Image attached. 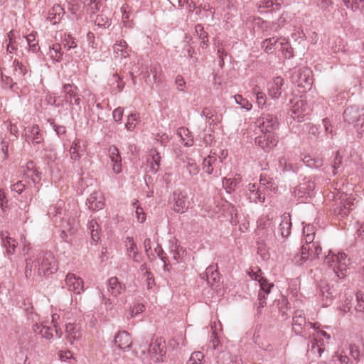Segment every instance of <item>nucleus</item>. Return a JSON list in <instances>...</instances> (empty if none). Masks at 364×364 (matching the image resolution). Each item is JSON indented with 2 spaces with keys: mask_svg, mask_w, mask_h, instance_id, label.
I'll return each mask as SVG.
<instances>
[{
  "mask_svg": "<svg viewBox=\"0 0 364 364\" xmlns=\"http://www.w3.org/2000/svg\"><path fill=\"white\" fill-rule=\"evenodd\" d=\"M349 361V358L343 351H337L332 356L329 364H348Z\"/></svg>",
  "mask_w": 364,
  "mask_h": 364,
  "instance_id": "nucleus-50",
  "label": "nucleus"
},
{
  "mask_svg": "<svg viewBox=\"0 0 364 364\" xmlns=\"http://www.w3.org/2000/svg\"><path fill=\"white\" fill-rule=\"evenodd\" d=\"M311 328L316 330L313 334V339L309 344L308 353L314 355L316 358H320L326 349V346L328 344L331 336L323 330H319L318 323H309Z\"/></svg>",
  "mask_w": 364,
  "mask_h": 364,
  "instance_id": "nucleus-6",
  "label": "nucleus"
},
{
  "mask_svg": "<svg viewBox=\"0 0 364 364\" xmlns=\"http://www.w3.org/2000/svg\"><path fill=\"white\" fill-rule=\"evenodd\" d=\"M348 261L345 253L334 254L332 251H329L324 258V264L333 268L334 274L339 279H343L346 275Z\"/></svg>",
  "mask_w": 364,
  "mask_h": 364,
  "instance_id": "nucleus-7",
  "label": "nucleus"
},
{
  "mask_svg": "<svg viewBox=\"0 0 364 364\" xmlns=\"http://www.w3.org/2000/svg\"><path fill=\"white\" fill-rule=\"evenodd\" d=\"M321 252V247L318 241L305 242L301 249V255L294 257V262L298 265L303 264L308 259L313 260Z\"/></svg>",
  "mask_w": 364,
  "mask_h": 364,
  "instance_id": "nucleus-9",
  "label": "nucleus"
},
{
  "mask_svg": "<svg viewBox=\"0 0 364 364\" xmlns=\"http://www.w3.org/2000/svg\"><path fill=\"white\" fill-rule=\"evenodd\" d=\"M277 186L272 178L262 175L258 183H249L246 190V196L250 203H262L266 196L275 193Z\"/></svg>",
  "mask_w": 364,
  "mask_h": 364,
  "instance_id": "nucleus-2",
  "label": "nucleus"
},
{
  "mask_svg": "<svg viewBox=\"0 0 364 364\" xmlns=\"http://www.w3.org/2000/svg\"><path fill=\"white\" fill-rule=\"evenodd\" d=\"M62 230L60 235L61 239L66 242H71L72 238L77 231V222L75 218H68L61 224Z\"/></svg>",
  "mask_w": 364,
  "mask_h": 364,
  "instance_id": "nucleus-17",
  "label": "nucleus"
},
{
  "mask_svg": "<svg viewBox=\"0 0 364 364\" xmlns=\"http://www.w3.org/2000/svg\"><path fill=\"white\" fill-rule=\"evenodd\" d=\"M207 283L213 286L220 280L219 273L215 269L214 266H209L205 270Z\"/></svg>",
  "mask_w": 364,
  "mask_h": 364,
  "instance_id": "nucleus-47",
  "label": "nucleus"
},
{
  "mask_svg": "<svg viewBox=\"0 0 364 364\" xmlns=\"http://www.w3.org/2000/svg\"><path fill=\"white\" fill-rule=\"evenodd\" d=\"M311 74V72L308 68L294 69L291 76V80L299 87L303 89V90L300 91L301 92H306L311 88L313 79Z\"/></svg>",
  "mask_w": 364,
  "mask_h": 364,
  "instance_id": "nucleus-10",
  "label": "nucleus"
},
{
  "mask_svg": "<svg viewBox=\"0 0 364 364\" xmlns=\"http://www.w3.org/2000/svg\"><path fill=\"white\" fill-rule=\"evenodd\" d=\"M86 205L89 210L97 211L102 210L105 206V198L101 192L95 191L90 195L87 199Z\"/></svg>",
  "mask_w": 364,
  "mask_h": 364,
  "instance_id": "nucleus-23",
  "label": "nucleus"
},
{
  "mask_svg": "<svg viewBox=\"0 0 364 364\" xmlns=\"http://www.w3.org/2000/svg\"><path fill=\"white\" fill-rule=\"evenodd\" d=\"M62 93L63 99L62 106L64 104L69 105L71 107L73 105L80 106L81 103L80 94L78 87L73 83H66L63 85Z\"/></svg>",
  "mask_w": 364,
  "mask_h": 364,
  "instance_id": "nucleus-12",
  "label": "nucleus"
},
{
  "mask_svg": "<svg viewBox=\"0 0 364 364\" xmlns=\"http://www.w3.org/2000/svg\"><path fill=\"white\" fill-rule=\"evenodd\" d=\"M88 229L90 231L91 237L94 242H97L100 240L99 236V225L95 220H91L88 223Z\"/></svg>",
  "mask_w": 364,
  "mask_h": 364,
  "instance_id": "nucleus-57",
  "label": "nucleus"
},
{
  "mask_svg": "<svg viewBox=\"0 0 364 364\" xmlns=\"http://www.w3.org/2000/svg\"><path fill=\"white\" fill-rule=\"evenodd\" d=\"M171 208L176 213H184L189 208L190 201L186 192L176 190L168 199Z\"/></svg>",
  "mask_w": 364,
  "mask_h": 364,
  "instance_id": "nucleus-11",
  "label": "nucleus"
},
{
  "mask_svg": "<svg viewBox=\"0 0 364 364\" xmlns=\"http://www.w3.org/2000/svg\"><path fill=\"white\" fill-rule=\"evenodd\" d=\"M86 151V145L84 141L79 139H75L71 144L69 149L70 160L77 161Z\"/></svg>",
  "mask_w": 364,
  "mask_h": 364,
  "instance_id": "nucleus-22",
  "label": "nucleus"
},
{
  "mask_svg": "<svg viewBox=\"0 0 364 364\" xmlns=\"http://www.w3.org/2000/svg\"><path fill=\"white\" fill-rule=\"evenodd\" d=\"M61 46L59 43H53L52 46H49L48 52L47 55L49 58L55 61L60 62L63 59V52H62Z\"/></svg>",
  "mask_w": 364,
  "mask_h": 364,
  "instance_id": "nucleus-42",
  "label": "nucleus"
},
{
  "mask_svg": "<svg viewBox=\"0 0 364 364\" xmlns=\"http://www.w3.org/2000/svg\"><path fill=\"white\" fill-rule=\"evenodd\" d=\"M169 249L176 261L178 262L183 261V259L186 255V250L183 249V247L178 245L177 242L172 241Z\"/></svg>",
  "mask_w": 364,
  "mask_h": 364,
  "instance_id": "nucleus-44",
  "label": "nucleus"
},
{
  "mask_svg": "<svg viewBox=\"0 0 364 364\" xmlns=\"http://www.w3.org/2000/svg\"><path fill=\"white\" fill-rule=\"evenodd\" d=\"M161 156L155 149H151L149 153L148 162L149 164L150 171L156 173L160 166Z\"/></svg>",
  "mask_w": 364,
  "mask_h": 364,
  "instance_id": "nucleus-41",
  "label": "nucleus"
},
{
  "mask_svg": "<svg viewBox=\"0 0 364 364\" xmlns=\"http://www.w3.org/2000/svg\"><path fill=\"white\" fill-rule=\"evenodd\" d=\"M135 352L136 355L143 360L147 359L157 363L161 361L166 354V345L161 338H157L149 345L146 343L140 344L135 348Z\"/></svg>",
  "mask_w": 364,
  "mask_h": 364,
  "instance_id": "nucleus-4",
  "label": "nucleus"
},
{
  "mask_svg": "<svg viewBox=\"0 0 364 364\" xmlns=\"http://www.w3.org/2000/svg\"><path fill=\"white\" fill-rule=\"evenodd\" d=\"M114 343L121 350H128L132 344L130 334L127 331H119L115 336Z\"/></svg>",
  "mask_w": 364,
  "mask_h": 364,
  "instance_id": "nucleus-30",
  "label": "nucleus"
},
{
  "mask_svg": "<svg viewBox=\"0 0 364 364\" xmlns=\"http://www.w3.org/2000/svg\"><path fill=\"white\" fill-rule=\"evenodd\" d=\"M210 327L213 332L209 346L218 352H223V346L220 345L217 336L218 331L222 330V324L220 321L218 322L213 321L211 323Z\"/></svg>",
  "mask_w": 364,
  "mask_h": 364,
  "instance_id": "nucleus-31",
  "label": "nucleus"
},
{
  "mask_svg": "<svg viewBox=\"0 0 364 364\" xmlns=\"http://www.w3.org/2000/svg\"><path fill=\"white\" fill-rule=\"evenodd\" d=\"M65 283L68 291L75 294H80L84 290L82 279L75 274L68 273L66 275Z\"/></svg>",
  "mask_w": 364,
  "mask_h": 364,
  "instance_id": "nucleus-21",
  "label": "nucleus"
},
{
  "mask_svg": "<svg viewBox=\"0 0 364 364\" xmlns=\"http://www.w3.org/2000/svg\"><path fill=\"white\" fill-rule=\"evenodd\" d=\"M343 118L348 124L360 125L361 127H363L364 131V107H360L353 105L346 108L343 112Z\"/></svg>",
  "mask_w": 364,
  "mask_h": 364,
  "instance_id": "nucleus-14",
  "label": "nucleus"
},
{
  "mask_svg": "<svg viewBox=\"0 0 364 364\" xmlns=\"http://www.w3.org/2000/svg\"><path fill=\"white\" fill-rule=\"evenodd\" d=\"M284 80L281 77H276L270 80L267 85L269 96L273 99H278L282 93Z\"/></svg>",
  "mask_w": 364,
  "mask_h": 364,
  "instance_id": "nucleus-24",
  "label": "nucleus"
},
{
  "mask_svg": "<svg viewBox=\"0 0 364 364\" xmlns=\"http://www.w3.org/2000/svg\"><path fill=\"white\" fill-rule=\"evenodd\" d=\"M23 136L28 142L39 144L43 141V135L38 125H29L24 129Z\"/></svg>",
  "mask_w": 364,
  "mask_h": 364,
  "instance_id": "nucleus-19",
  "label": "nucleus"
},
{
  "mask_svg": "<svg viewBox=\"0 0 364 364\" xmlns=\"http://www.w3.org/2000/svg\"><path fill=\"white\" fill-rule=\"evenodd\" d=\"M256 125L261 133L272 132L278 128V119L272 114L264 113L257 119Z\"/></svg>",
  "mask_w": 364,
  "mask_h": 364,
  "instance_id": "nucleus-16",
  "label": "nucleus"
},
{
  "mask_svg": "<svg viewBox=\"0 0 364 364\" xmlns=\"http://www.w3.org/2000/svg\"><path fill=\"white\" fill-rule=\"evenodd\" d=\"M177 134L181 138L184 146H191L193 145V139L191 136L190 131L187 128L180 127L177 130Z\"/></svg>",
  "mask_w": 364,
  "mask_h": 364,
  "instance_id": "nucleus-45",
  "label": "nucleus"
},
{
  "mask_svg": "<svg viewBox=\"0 0 364 364\" xmlns=\"http://www.w3.org/2000/svg\"><path fill=\"white\" fill-rule=\"evenodd\" d=\"M138 122H139V114L136 112L130 114L128 115L127 122L125 123L126 129L129 132L133 131Z\"/></svg>",
  "mask_w": 364,
  "mask_h": 364,
  "instance_id": "nucleus-54",
  "label": "nucleus"
},
{
  "mask_svg": "<svg viewBox=\"0 0 364 364\" xmlns=\"http://www.w3.org/2000/svg\"><path fill=\"white\" fill-rule=\"evenodd\" d=\"M257 224L259 228L265 230L267 235L274 232L272 220L268 215L261 217L258 220Z\"/></svg>",
  "mask_w": 364,
  "mask_h": 364,
  "instance_id": "nucleus-43",
  "label": "nucleus"
},
{
  "mask_svg": "<svg viewBox=\"0 0 364 364\" xmlns=\"http://www.w3.org/2000/svg\"><path fill=\"white\" fill-rule=\"evenodd\" d=\"M23 179L18 180L11 185L12 191L21 194L24 191L32 195L33 192L38 191L39 187L37 186L40 183V173L35 168L33 161H29L25 167H22Z\"/></svg>",
  "mask_w": 364,
  "mask_h": 364,
  "instance_id": "nucleus-3",
  "label": "nucleus"
},
{
  "mask_svg": "<svg viewBox=\"0 0 364 364\" xmlns=\"http://www.w3.org/2000/svg\"><path fill=\"white\" fill-rule=\"evenodd\" d=\"M278 38L275 37L269 38L265 39L262 43V48L267 53H272L273 51L278 48Z\"/></svg>",
  "mask_w": 364,
  "mask_h": 364,
  "instance_id": "nucleus-46",
  "label": "nucleus"
},
{
  "mask_svg": "<svg viewBox=\"0 0 364 364\" xmlns=\"http://www.w3.org/2000/svg\"><path fill=\"white\" fill-rule=\"evenodd\" d=\"M306 324V321L304 311L301 310L295 311L292 317V328L295 333L301 335Z\"/></svg>",
  "mask_w": 364,
  "mask_h": 364,
  "instance_id": "nucleus-26",
  "label": "nucleus"
},
{
  "mask_svg": "<svg viewBox=\"0 0 364 364\" xmlns=\"http://www.w3.org/2000/svg\"><path fill=\"white\" fill-rule=\"evenodd\" d=\"M291 104L289 114L294 120L303 121L304 117L311 112L310 107L306 101L303 99L296 97L291 100Z\"/></svg>",
  "mask_w": 364,
  "mask_h": 364,
  "instance_id": "nucleus-13",
  "label": "nucleus"
},
{
  "mask_svg": "<svg viewBox=\"0 0 364 364\" xmlns=\"http://www.w3.org/2000/svg\"><path fill=\"white\" fill-rule=\"evenodd\" d=\"M238 183L239 182L235 178H224L223 180V186L226 190L227 193H230L235 190Z\"/></svg>",
  "mask_w": 364,
  "mask_h": 364,
  "instance_id": "nucleus-60",
  "label": "nucleus"
},
{
  "mask_svg": "<svg viewBox=\"0 0 364 364\" xmlns=\"http://www.w3.org/2000/svg\"><path fill=\"white\" fill-rule=\"evenodd\" d=\"M328 197L335 200L333 211L335 215L341 218L347 215L358 203L355 196L353 193L332 192L328 195Z\"/></svg>",
  "mask_w": 364,
  "mask_h": 364,
  "instance_id": "nucleus-5",
  "label": "nucleus"
},
{
  "mask_svg": "<svg viewBox=\"0 0 364 364\" xmlns=\"http://www.w3.org/2000/svg\"><path fill=\"white\" fill-rule=\"evenodd\" d=\"M125 247L127 256L134 262H139L140 256L138 253V249L132 237H127L125 240Z\"/></svg>",
  "mask_w": 364,
  "mask_h": 364,
  "instance_id": "nucleus-32",
  "label": "nucleus"
},
{
  "mask_svg": "<svg viewBox=\"0 0 364 364\" xmlns=\"http://www.w3.org/2000/svg\"><path fill=\"white\" fill-rule=\"evenodd\" d=\"M248 274L252 279L258 282L259 288L264 293L269 294L274 285L272 283L268 282V281L262 276V272L259 267H255L252 268L248 272Z\"/></svg>",
  "mask_w": 364,
  "mask_h": 364,
  "instance_id": "nucleus-20",
  "label": "nucleus"
},
{
  "mask_svg": "<svg viewBox=\"0 0 364 364\" xmlns=\"http://www.w3.org/2000/svg\"><path fill=\"white\" fill-rule=\"evenodd\" d=\"M14 75L16 77H21L26 74V67L17 60H14L13 63Z\"/></svg>",
  "mask_w": 364,
  "mask_h": 364,
  "instance_id": "nucleus-59",
  "label": "nucleus"
},
{
  "mask_svg": "<svg viewBox=\"0 0 364 364\" xmlns=\"http://www.w3.org/2000/svg\"><path fill=\"white\" fill-rule=\"evenodd\" d=\"M203 358V353L200 351L193 352L188 361V364H204Z\"/></svg>",
  "mask_w": 364,
  "mask_h": 364,
  "instance_id": "nucleus-64",
  "label": "nucleus"
},
{
  "mask_svg": "<svg viewBox=\"0 0 364 364\" xmlns=\"http://www.w3.org/2000/svg\"><path fill=\"white\" fill-rule=\"evenodd\" d=\"M61 317L63 318V320H68L70 318L68 314H67L64 311H61L60 310H59L58 313H53L51 315V323H53V327L55 328V336L58 338H60L62 336V331L59 327L58 322Z\"/></svg>",
  "mask_w": 364,
  "mask_h": 364,
  "instance_id": "nucleus-33",
  "label": "nucleus"
},
{
  "mask_svg": "<svg viewBox=\"0 0 364 364\" xmlns=\"http://www.w3.org/2000/svg\"><path fill=\"white\" fill-rule=\"evenodd\" d=\"M201 115L205 117L210 124H218L222 119V114L212 107H205L203 109Z\"/></svg>",
  "mask_w": 364,
  "mask_h": 364,
  "instance_id": "nucleus-35",
  "label": "nucleus"
},
{
  "mask_svg": "<svg viewBox=\"0 0 364 364\" xmlns=\"http://www.w3.org/2000/svg\"><path fill=\"white\" fill-rule=\"evenodd\" d=\"M279 167L284 171L293 169L289 154H284L279 158Z\"/></svg>",
  "mask_w": 364,
  "mask_h": 364,
  "instance_id": "nucleus-53",
  "label": "nucleus"
},
{
  "mask_svg": "<svg viewBox=\"0 0 364 364\" xmlns=\"http://www.w3.org/2000/svg\"><path fill=\"white\" fill-rule=\"evenodd\" d=\"M223 161L217 156L215 153H210L203 159L202 168L208 175L213 174L215 176L221 175V164Z\"/></svg>",
  "mask_w": 364,
  "mask_h": 364,
  "instance_id": "nucleus-15",
  "label": "nucleus"
},
{
  "mask_svg": "<svg viewBox=\"0 0 364 364\" xmlns=\"http://www.w3.org/2000/svg\"><path fill=\"white\" fill-rule=\"evenodd\" d=\"M1 237L3 245L6 248L7 254L13 255L17 246L16 241L11 237L8 232H2Z\"/></svg>",
  "mask_w": 364,
  "mask_h": 364,
  "instance_id": "nucleus-38",
  "label": "nucleus"
},
{
  "mask_svg": "<svg viewBox=\"0 0 364 364\" xmlns=\"http://www.w3.org/2000/svg\"><path fill=\"white\" fill-rule=\"evenodd\" d=\"M108 291L112 296H117L125 291V286L122 285L117 277H112L108 281Z\"/></svg>",
  "mask_w": 364,
  "mask_h": 364,
  "instance_id": "nucleus-36",
  "label": "nucleus"
},
{
  "mask_svg": "<svg viewBox=\"0 0 364 364\" xmlns=\"http://www.w3.org/2000/svg\"><path fill=\"white\" fill-rule=\"evenodd\" d=\"M344 5L352 11H360L364 9V0H343Z\"/></svg>",
  "mask_w": 364,
  "mask_h": 364,
  "instance_id": "nucleus-48",
  "label": "nucleus"
},
{
  "mask_svg": "<svg viewBox=\"0 0 364 364\" xmlns=\"http://www.w3.org/2000/svg\"><path fill=\"white\" fill-rule=\"evenodd\" d=\"M36 33H31L26 37V41L28 46L29 50L33 53H36L39 50L38 41L36 39Z\"/></svg>",
  "mask_w": 364,
  "mask_h": 364,
  "instance_id": "nucleus-56",
  "label": "nucleus"
},
{
  "mask_svg": "<svg viewBox=\"0 0 364 364\" xmlns=\"http://www.w3.org/2000/svg\"><path fill=\"white\" fill-rule=\"evenodd\" d=\"M280 50L284 55L286 58H291L293 57V49L291 47L288 41L285 38L281 39L279 42Z\"/></svg>",
  "mask_w": 364,
  "mask_h": 364,
  "instance_id": "nucleus-55",
  "label": "nucleus"
},
{
  "mask_svg": "<svg viewBox=\"0 0 364 364\" xmlns=\"http://www.w3.org/2000/svg\"><path fill=\"white\" fill-rule=\"evenodd\" d=\"M58 264L51 252H40L32 257L26 258L25 274L26 277L32 274V272H37L39 276L48 277L55 273L58 270Z\"/></svg>",
  "mask_w": 364,
  "mask_h": 364,
  "instance_id": "nucleus-1",
  "label": "nucleus"
},
{
  "mask_svg": "<svg viewBox=\"0 0 364 364\" xmlns=\"http://www.w3.org/2000/svg\"><path fill=\"white\" fill-rule=\"evenodd\" d=\"M186 344V341L185 337L180 334L176 336L171 341H170V346L173 349H178L181 348L182 346H185Z\"/></svg>",
  "mask_w": 364,
  "mask_h": 364,
  "instance_id": "nucleus-61",
  "label": "nucleus"
},
{
  "mask_svg": "<svg viewBox=\"0 0 364 364\" xmlns=\"http://www.w3.org/2000/svg\"><path fill=\"white\" fill-rule=\"evenodd\" d=\"M260 26L263 31L264 36L271 35L272 33H275L279 29V25L278 23L267 21H262Z\"/></svg>",
  "mask_w": 364,
  "mask_h": 364,
  "instance_id": "nucleus-51",
  "label": "nucleus"
},
{
  "mask_svg": "<svg viewBox=\"0 0 364 364\" xmlns=\"http://www.w3.org/2000/svg\"><path fill=\"white\" fill-rule=\"evenodd\" d=\"M333 290L328 284L321 283L319 285V297L323 307L328 306L332 301L334 294Z\"/></svg>",
  "mask_w": 364,
  "mask_h": 364,
  "instance_id": "nucleus-27",
  "label": "nucleus"
},
{
  "mask_svg": "<svg viewBox=\"0 0 364 364\" xmlns=\"http://www.w3.org/2000/svg\"><path fill=\"white\" fill-rule=\"evenodd\" d=\"M64 207V203L62 200H59L55 205L50 206L48 210V214L53 217H57L58 215L62 214V211Z\"/></svg>",
  "mask_w": 364,
  "mask_h": 364,
  "instance_id": "nucleus-62",
  "label": "nucleus"
},
{
  "mask_svg": "<svg viewBox=\"0 0 364 364\" xmlns=\"http://www.w3.org/2000/svg\"><path fill=\"white\" fill-rule=\"evenodd\" d=\"M303 235L304 242H313L315 240V227L307 224L303 227Z\"/></svg>",
  "mask_w": 364,
  "mask_h": 364,
  "instance_id": "nucleus-52",
  "label": "nucleus"
},
{
  "mask_svg": "<svg viewBox=\"0 0 364 364\" xmlns=\"http://www.w3.org/2000/svg\"><path fill=\"white\" fill-rule=\"evenodd\" d=\"M255 143L266 151H269L277 146L278 139L274 132L262 133L255 138Z\"/></svg>",
  "mask_w": 364,
  "mask_h": 364,
  "instance_id": "nucleus-18",
  "label": "nucleus"
},
{
  "mask_svg": "<svg viewBox=\"0 0 364 364\" xmlns=\"http://www.w3.org/2000/svg\"><path fill=\"white\" fill-rule=\"evenodd\" d=\"M282 8V0H262L260 1L258 11L260 13H265L267 11L264 10V9H269L270 11H277Z\"/></svg>",
  "mask_w": 364,
  "mask_h": 364,
  "instance_id": "nucleus-37",
  "label": "nucleus"
},
{
  "mask_svg": "<svg viewBox=\"0 0 364 364\" xmlns=\"http://www.w3.org/2000/svg\"><path fill=\"white\" fill-rule=\"evenodd\" d=\"M65 336L66 338L70 344H73L75 341L80 338V333L78 328L71 323L65 324Z\"/></svg>",
  "mask_w": 364,
  "mask_h": 364,
  "instance_id": "nucleus-39",
  "label": "nucleus"
},
{
  "mask_svg": "<svg viewBox=\"0 0 364 364\" xmlns=\"http://www.w3.org/2000/svg\"><path fill=\"white\" fill-rule=\"evenodd\" d=\"M64 14V9L59 4H55L49 11L47 20L55 25L60 21Z\"/></svg>",
  "mask_w": 364,
  "mask_h": 364,
  "instance_id": "nucleus-34",
  "label": "nucleus"
},
{
  "mask_svg": "<svg viewBox=\"0 0 364 364\" xmlns=\"http://www.w3.org/2000/svg\"><path fill=\"white\" fill-rule=\"evenodd\" d=\"M33 330L36 333L41 335L43 338L50 340L53 337V333L50 327L48 326L44 322L36 323L33 326Z\"/></svg>",
  "mask_w": 364,
  "mask_h": 364,
  "instance_id": "nucleus-40",
  "label": "nucleus"
},
{
  "mask_svg": "<svg viewBox=\"0 0 364 364\" xmlns=\"http://www.w3.org/2000/svg\"><path fill=\"white\" fill-rule=\"evenodd\" d=\"M291 220L289 213H284L280 218L278 227V234L283 238L288 237L291 234Z\"/></svg>",
  "mask_w": 364,
  "mask_h": 364,
  "instance_id": "nucleus-25",
  "label": "nucleus"
},
{
  "mask_svg": "<svg viewBox=\"0 0 364 364\" xmlns=\"http://www.w3.org/2000/svg\"><path fill=\"white\" fill-rule=\"evenodd\" d=\"M302 161L304 164L311 168H318L323 165V160L318 158H314L311 156H305Z\"/></svg>",
  "mask_w": 364,
  "mask_h": 364,
  "instance_id": "nucleus-49",
  "label": "nucleus"
},
{
  "mask_svg": "<svg viewBox=\"0 0 364 364\" xmlns=\"http://www.w3.org/2000/svg\"><path fill=\"white\" fill-rule=\"evenodd\" d=\"M114 57L115 59L122 60L129 55L130 49L124 40L117 41L113 45Z\"/></svg>",
  "mask_w": 364,
  "mask_h": 364,
  "instance_id": "nucleus-28",
  "label": "nucleus"
},
{
  "mask_svg": "<svg viewBox=\"0 0 364 364\" xmlns=\"http://www.w3.org/2000/svg\"><path fill=\"white\" fill-rule=\"evenodd\" d=\"M319 180V178L308 177L303 179L301 182L294 188V196L297 198L299 203H304L314 194V191Z\"/></svg>",
  "mask_w": 364,
  "mask_h": 364,
  "instance_id": "nucleus-8",
  "label": "nucleus"
},
{
  "mask_svg": "<svg viewBox=\"0 0 364 364\" xmlns=\"http://www.w3.org/2000/svg\"><path fill=\"white\" fill-rule=\"evenodd\" d=\"M235 102L240 106L241 108L250 111L252 108V105L247 99L244 98L241 95H235L234 96Z\"/></svg>",
  "mask_w": 364,
  "mask_h": 364,
  "instance_id": "nucleus-58",
  "label": "nucleus"
},
{
  "mask_svg": "<svg viewBox=\"0 0 364 364\" xmlns=\"http://www.w3.org/2000/svg\"><path fill=\"white\" fill-rule=\"evenodd\" d=\"M331 49L335 53L343 52L345 49V45L343 39L339 37L334 38L333 44L331 46Z\"/></svg>",
  "mask_w": 364,
  "mask_h": 364,
  "instance_id": "nucleus-63",
  "label": "nucleus"
},
{
  "mask_svg": "<svg viewBox=\"0 0 364 364\" xmlns=\"http://www.w3.org/2000/svg\"><path fill=\"white\" fill-rule=\"evenodd\" d=\"M109 156L112 163V171L119 174L122 172V158L118 149L114 146H110L109 149Z\"/></svg>",
  "mask_w": 364,
  "mask_h": 364,
  "instance_id": "nucleus-29",
  "label": "nucleus"
}]
</instances>
